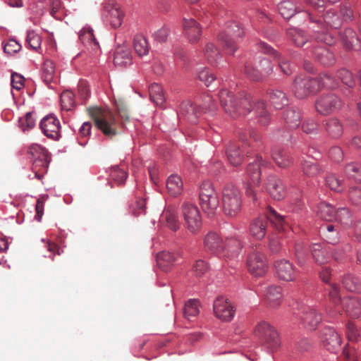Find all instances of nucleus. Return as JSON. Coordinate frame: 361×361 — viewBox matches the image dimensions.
<instances>
[{"label":"nucleus","instance_id":"obj_14","mask_svg":"<svg viewBox=\"0 0 361 361\" xmlns=\"http://www.w3.org/2000/svg\"><path fill=\"white\" fill-rule=\"evenodd\" d=\"M343 105L341 99L334 93L321 95L315 102L317 111L324 116L338 111Z\"/></svg>","mask_w":361,"mask_h":361},{"label":"nucleus","instance_id":"obj_27","mask_svg":"<svg viewBox=\"0 0 361 361\" xmlns=\"http://www.w3.org/2000/svg\"><path fill=\"white\" fill-rule=\"evenodd\" d=\"M329 299L334 307L333 308L332 307L329 306L326 308V313L330 317L334 318L340 314L341 310L339 305L342 300H341L340 298L339 287L338 285L336 283L329 284Z\"/></svg>","mask_w":361,"mask_h":361},{"label":"nucleus","instance_id":"obj_38","mask_svg":"<svg viewBox=\"0 0 361 361\" xmlns=\"http://www.w3.org/2000/svg\"><path fill=\"white\" fill-rule=\"evenodd\" d=\"M325 128L329 135L334 138L341 136L343 130V125L336 118H331L326 120Z\"/></svg>","mask_w":361,"mask_h":361},{"label":"nucleus","instance_id":"obj_57","mask_svg":"<svg viewBox=\"0 0 361 361\" xmlns=\"http://www.w3.org/2000/svg\"><path fill=\"white\" fill-rule=\"evenodd\" d=\"M322 229L329 243L334 244L338 241V233L334 231V226L333 225L328 224Z\"/></svg>","mask_w":361,"mask_h":361},{"label":"nucleus","instance_id":"obj_11","mask_svg":"<svg viewBox=\"0 0 361 361\" xmlns=\"http://www.w3.org/2000/svg\"><path fill=\"white\" fill-rule=\"evenodd\" d=\"M29 153L33 160L32 171L37 178L41 179L43 174L47 171L49 164L48 153L45 148L35 144L29 148Z\"/></svg>","mask_w":361,"mask_h":361},{"label":"nucleus","instance_id":"obj_59","mask_svg":"<svg viewBox=\"0 0 361 361\" xmlns=\"http://www.w3.org/2000/svg\"><path fill=\"white\" fill-rule=\"evenodd\" d=\"M130 211L134 216H139L145 212V200L137 198L130 206Z\"/></svg>","mask_w":361,"mask_h":361},{"label":"nucleus","instance_id":"obj_35","mask_svg":"<svg viewBox=\"0 0 361 361\" xmlns=\"http://www.w3.org/2000/svg\"><path fill=\"white\" fill-rule=\"evenodd\" d=\"M79 38L82 43L89 47L91 49L95 51L97 50L99 47V42L97 41L96 38L94 36L92 29L83 28L79 35Z\"/></svg>","mask_w":361,"mask_h":361},{"label":"nucleus","instance_id":"obj_10","mask_svg":"<svg viewBox=\"0 0 361 361\" xmlns=\"http://www.w3.org/2000/svg\"><path fill=\"white\" fill-rule=\"evenodd\" d=\"M181 215L185 227L192 233H197L202 227V215L199 208L191 203L185 202L181 206Z\"/></svg>","mask_w":361,"mask_h":361},{"label":"nucleus","instance_id":"obj_31","mask_svg":"<svg viewBox=\"0 0 361 361\" xmlns=\"http://www.w3.org/2000/svg\"><path fill=\"white\" fill-rule=\"evenodd\" d=\"M178 255L169 251L159 252L157 256L158 266L164 271H167L174 264Z\"/></svg>","mask_w":361,"mask_h":361},{"label":"nucleus","instance_id":"obj_26","mask_svg":"<svg viewBox=\"0 0 361 361\" xmlns=\"http://www.w3.org/2000/svg\"><path fill=\"white\" fill-rule=\"evenodd\" d=\"M131 51L126 43L118 44L114 54V63L117 66H126L131 63Z\"/></svg>","mask_w":361,"mask_h":361},{"label":"nucleus","instance_id":"obj_25","mask_svg":"<svg viewBox=\"0 0 361 361\" xmlns=\"http://www.w3.org/2000/svg\"><path fill=\"white\" fill-rule=\"evenodd\" d=\"M342 310L348 317L358 318L361 315V299L356 296H348L342 300Z\"/></svg>","mask_w":361,"mask_h":361},{"label":"nucleus","instance_id":"obj_3","mask_svg":"<svg viewBox=\"0 0 361 361\" xmlns=\"http://www.w3.org/2000/svg\"><path fill=\"white\" fill-rule=\"evenodd\" d=\"M88 112L94 121L95 126L105 136L112 137L118 133L119 124L111 110L91 107L88 109Z\"/></svg>","mask_w":361,"mask_h":361},{"label":"nucleus","instance_id":"obj_8","mask_svg":"<svg viewBox=\"0 0 361 361\" xmlns=\"http://www.w3.org/2000/svg\"><path fill=\"white\" fill-rule=\"evenodd\" d=\"M244 36V31L236 22H228L225 26V30L221 33L219 40L226 51L232 54L237 49L238 39Z\"/></svg>","mask_w":361,"mask_h":361},{"label":"nucleus","instance_id":"obj_44","mask_svg":"<svg viewBox=\"0 0 361 361\" xmlns=\"http://www.w3.org/2000/svg\"><path fill=\"white\" fill-rule=\"evenodd\" d=\"M133 47L135 53L143 56L149 53V45L146 38L142 35H137L133 39Z\"/></svg>","mask_w":361,"mask_h":361},{"label":"nucleus","instance_id":"obj_43","mask_svg":"<svg viewBox=\"0 0 361 361\" xmlns=\"http://www.w3.org/2000/svg\"><path fill=\"white\" fill-rule=\"evenodd\" d=\"M341 37L347 49H357V47L359 48V39L356 33L352 29L348 28L345 30L343 33L341 35Z\"/></svg>","mask_w":361,"mask_h":361},{"label":"nucleus","instance_id":"obj_16","mask_svg":"<svg viewBox=\"0 0 361 361\" xmlns=\"http://www.w3.org/2000/svg\"><path fill=\"white\" fill-rule=\"evenodd\" d=\"M213 309L215 316L224 322L231 321L235 312L233 305L224 297H219L215 300Z\"/></svg>","mask_w":361,"mask_h":361},{"label":"nucleus","instance_id":"obj_9","mask_svg":"<svg viewBox=\"0 0 361 361\" xmlns=\"http://www.w3.org/2000/svg\"><path fill=\"white\" fill-rule=\"evenodd\" d=\"M270 164L268 161L262 159L261 156H257L253 163L249 164L247 168V174L248 180L246 187V194L252 197L253 200H256L255 191L254 187L259 186L261 179V166L267 167Z\"/></svg>","mask_w":361,"mask_h":361},{"label":"nucleus","instance_id":"obj_48","mask_svg":"<svg viewBox=\"0 0 361 361\" xmlns=\"http://www.w3.org/2000/svg\"><path fill=\"white\" fill-rule=\"evenodd\" d=\"M278 9L284 18L289 19L295 15L297 8L293 2L285 1L279 4Z\"/></svg>","mask_w":361,"mask_h":361},{"label":"nucleus","instance_id":"obj_18","mask_svg":"<svg viewBox=\"0 0 361 361\" xmlns=\"http://www.w3.org/2000/svg\"><path fill=\"white\" fill-rule=\"evenodd\" d=\"M272 72V65L267 59H262L257 68H253L250 63L245 66V74L253 80H259Z\"/></svg>","mask_w":361,"mask_h":361},{"label":"nucleus","instance_id":"obj_56","mask_svg":"<svg viewBox=\"0 0 361 361\" xmlns=\"http://www.w3.org/2000/svg\"><path fill=\"white\" fill-rule=\"evenodd\" d=\"M345 173L349 178L361 182V168L353 164H349L345 166Z\"/></svg>","mask_w":361,"mask_h":361},{"label":"nucleus","instance_id":"obj_28","mask_svg":"<svg viewBox=\"0 0 361 361\" xmlns=\"http://www.w3.org/2000/svg\"><path fill=\"white\" fill-rule=\"evenodd\" d=\"M183 32L190 42L195 43L200 39L202 28L200 24L194 19H184L183 23Z\"/></svg>","mask_w":361,"mask_h":361},{"label":"nucleus","instance_id":"obj_24","mask_svg":"<svg viewBox=\"0 0 361 361\" xmlns=\"http://www.w3.org/2000/svg\"><path fill=\"white\" fill-rule=\"evenodd\" d=\"M300 319L305 329L312 331L321 322L322 315L314 308L307 307L301 312Z\"/></svg>","mask_w":361,"mask_h":361},{"label":"nucleus","instance_id":"obj_50","mask_svg":"<svg viewBox=\"0 0 361 361\" xmlns=\"http://www.w3.org/2000/svg\"><path fill=\"white\" fill-rule=\"evenodd\" d=\"M200 302L197 300H190L185 303L184 307V315L188 319H191L192 317H196L199 314Z\"/></svg>","mask_w":361,"mask_h":361},{"label":"nucleus","instance_id":"obj_20","mask_svg":"<svg viewBox=\"0 0 361 361\" xmlns=\"http://www.w3.org/2000/svg\"><path fill=\"white\" fill-rule=\"evenodd\" d=\"M40 128L49 138L57 140L61 137L59 121L53 115L45 116L40 123Z\"/></svg>","mask_w":361,"mask_h":361},{"label":"nucleus","instance_id":"obj_58","mask_svg":"<svg viewBox=\"0 0 361 361\" xmlns=\"http://www.w3.org/2000/svg\"><path fill=\"white\" fill-rule=\"evenodd\" d=\"M19 126L23 130H29L34 128L35 126V120L34 119L32 113L28 112L25 116L19 119Z\"/></svg>","mask_w":361,"mask_h":361},{"label":"nucleus","instance_id":"obj_46","mask_svg":"<svg viewBox=\"0 0 361 361\" xmlns=\"http://www.w3.org/2000/svg\"><path fill=\"white\" fill-rule=\"evenodd\" d=\"M317 214L325 221H333L336 216V210L331 204L322 202L318 206Z\"/></svg>","mask_w":361,"mask_h":361},{"label":"nucleus","instance_id":"obj_49","mask_svg":"<svg viewBox=\"0 0 361 361\" xmlns=\"http://www.w3.org/2000/svg\"><path fill=\"white\" fill-rule=\"evenodd\" d=\"M345 288L350 291H360L361 290V283L360 280L353 275L348 274L342 280Z\"/></svg>","mask_w":361,"mask_h":361},{"label":"nucleus","instance_id":"obj_42","mask_svg":"<svg viewBox=\"0 0 361 361\" xmlns=\"http://www.w3.org/2000/svg\"><path fill=\"white\" fill-rule=\"evenodd\" d=\"M226 154L228 161L233 166H238L243 161L242 152L240 150L239 145L236 143L229 145Z\"/></svg>","mask_w":361,"mask_h":361},{"label":"nucleus","instance_id":"obj_40","mask_svg":"<svg viewBox=\"0 0 361 361\" xmlns=\"http://www.w3.org/2000/svg\"><path fill=\"white\" fill-rule=\"evenodd\" d=\"M241 249L240 242L235 238L227 240L224 243V255H221L223 257L232 258L237 256Z\"/></svg>","mask_w":361,"mask_h":361},{"label":"nucleus","instance_id":"obj_55","mask_svg":"<svg viewBox=\"0 0 361 361\" xmlns=\"http://www.w3.org/2000/svg\"><path fill=\"white\" fill-rule=\"evenodd\" d=\"M326 184L331 190L338 192L343 190L341 180H339L335 174H329L326 177Z\"/></svg>","mask_w":361,"mask_h":361},{"label":"nucleus","instance_id":"obj_30","mask_svg":"<svg viewBox=\"0 0 361 361\" xmlns=\"http://www.w3.org/2000/svg\"><path fill=\"white\" fill-rule=\"evenodd\" d=\"M310 252L314 262L319 264L327 263L330 259V247H323L322 245L314 243L310 247Z\"/></svg>","mask_w":361,"mask_h":361},{"label":"nucleus","instance_id":"obj_22","mask_svg":"<svg viewBox=\"0 0 361 361\" xmlns=\"http://www.w3.org/2000/svg\"><path fill=\"white\" fill-rule=\"evenodd\" d=\"M204 247L206 252L221 257L224 255V243L216 233L210 232L204 238Z\"/></svg>","mask_w":361,"mask_h":361},{"label":"nucleus","instance_id":"obj_4","mask_svg":"<svg viewBox=\"0 0 361 361\" xmlns=\"http://www.w3.org/2000/svg\"><path fill=\"white\" fill-rule=\"evenodd\" d=\"M308 18L311 22L315 23L319 26H322L323 28L322 31L316 30L317 32L315 37V40L317 42H323L326 44L332 45L335 43L336 40L331 35L328 34L325 31V26L322 25L324 22L326 26H329L332 28H338L342 23L341 18L337 15L335 11L333 9L327 10L325 13L315 17L314 13H308Z\"/></svg>","mask_w":361,"mask_h":361},{"label":"nucleus","instance_id":"obj_54","mask_svg":"<svg viewBox=\"0 0 361 361\" xmlns=\"http://www.w3.org/2000/svg\"><path fill=\"white\" fill-rule=\"evenodd\" d=\"M26 41L30 47L37 51L41 49L42 38L34 31H29L27 35Z\"/></svg>","mask_w":361,"mask_h":361},{"label":"nucleus","instance_id":"obj_63","mask_svg":"<svg viewBox=\"0 0 361 361\" xmlns=\"http://www.w3.org/2000/svg\"><path fill=\"white\" fill-rule=\"evenodd\" d=\"M319 86L322 85L323 87H326L327 88H335L337 86V82L336 80L332 78V76L328 73H324L320 75Z\"/></svg>","mask_w":361,"mask_h":361},{"label":"nucleus","instance_id":"obj_21","mask_svg":"<svg viewBox=\"0 0 361 361\" xmlns=\"http://www.w3.org/2000/svg\"><path fill=\"white\" fill-rule=\"evenodd\" d=\"M266 190L271 197L276 200H281L286 196V191L282 180L276 176L271 175L266 180Z\"/></svg>","mask_w":361,"mask_h":361},{"label":"nucleus","instance_id":"obj_13","mask_svg":"<svg viewBox=\"0 0 361 361\" xmlns=\"http://www.w3.org/2000/svg\"><path fill=\"white\" fill-rule=\"evenodd\" d=\"M247 266L250 273L255 276H262L268 270L267 259L257 248H252L249 253Z\"/></svg>","mask_w":361,"mask_h":361},{"label":"nucleus","instance_id":"obj_45","mask_svg":"<svg viewBox=\"0 0 361 361\" xmlns=\"http://www.w3.org/2000/svg\"><path fill=\"white\" fill-rule=\"evenodd\" d=\"M149 92L151 100L156 105L161 106L164 104L165 98L160 85L157 83L151 85L149 87Z\"/></svg>","mask_w":361,"mask_h":361},{"label":"nucleus","instance_id":"obj_61","mask_svg":"<svg viewBox=\"0 0 361 361\" xmlns=\"http://www.w3.org/2000/svg\"><path fill=\"white\" fill-rule=\"evenodd\" d=\"M21 44L14 39H10L4 44V52L8 54H14L21 49Z\"/></svg>","mask_w":361,"mask_h":361},{"label":"nucleus","instance_id":"obj_53","mask_svg":"<svg viewBox=\"0 0 361 361\" xmlns=\"http://www.w3.org/2000/svg\"><path fill=\"white\" fill-rule=\"evenodd\" d=\"M204 56L209 63L214 65L221 58V55L218 49L212 43H208L206 45L204 50Z\"/></svg>","mask_w":361,"mask_h":361},{"label":"nucleus","instance_id":"obj_33","mask_svg":"<svg viewBox=\"0 0 361 361\" xmlns=\"http://www.w3.org/2000/svg\"><path fill=\"white\" fill-rule=\"evenodd\" d=\"M272 159L281 168H286L292 164V159L283 149L276 147L272 149Z\"/></svg>","mask_w":361,"mask_h":361},{"label":"nucleus","instance_id":"obj_19","mask_svg":"<svg viewBox=\"0 0 361 361\" xmlns=\"http://www.w3.org/2000/svg\"><path fill=\"white\" fill-rule=\"evenodd\" d=\"M106 12V18L110 25L114 27H119L123 22L124 13L121 6L115 0H109L104 6Z\"/></svg>","mask_w":361,"mask_h":361},{"label":"nucleus","instance_id":"obj_52","mask_svg":"<svg viewBox=\"0 0 361 361\" xmlns=\"http://www.w3.org/2000/svg\"><path fill=\"white\" fill-rule=\"evenodd\" d=\"M302 168L304 174L309 177H314L320 172L318 164L312 160H305L302 164Z\"/></svg>","mask_w":361,"mask_h":361},{"label":"nucleus","instance_id":"obj_12","mask_svg":"<svg viewBox=\"0 0 361 361\" xmlns=\"http://www.w3.org/2000/svg\"><path fill=\"white\" fill-rule=\"evenodd\" d=\"M292 92L298 99H304L310 94L319 90V83L317 80L310 77H297L292 85Z\"/></svg>","mask_w":361,"mask_h":361},{"label":"nucleus","instance_id":"obj_15","mask_svg":"<svg viewBox=\"0 0 361 361\" xmlns=\"http://www.w3.org/2000/svg\"><path fill=\"white\" fill-rule=\"evenodd\" d=\"M322 345L331 353H336L341 350V339L339 334L331 327H325L320 334Z\"/></svg>","mask_w":361,"mask_h":361},{"label":"nucleus","instance_id":"obj_60","mask_svg":"<svg viewBox=\"0 0 361 361\" xmlns=\"http://www.w3.org/2000/svg\"><path fill=\"white\" fill-rule=\"evenodd\" d=\"M337 78L340 79L343 84L350 87H353L355 84L351 73L345 68L338 71Z\"/></svg>","mask_w":361,"mask_h":361},{"label":"nucleus","instance_id":"obj_37","mask_svg":"<svg viewBox=\"0 0 361 361\" xmlns=\"http://www.w3.org/2000/svg\"><path fill=\"white\" fill-rule=\"evenodd\" d=\"M161 220L166 221L168 227L176 231L179 228V222L177 219L176 212L172 207H168L163 212L161 215Z\"/></svg>","mask_w":361,"mask_h":361},{"label":"nucleus","instance_id":"obj_47","mask_svg":"<svg viewBox=\"0 0 361 361\" xmlns=\"http://www.w3.org/2000/svg\"><path fill=\"white\" fill-rule=\"evenodd\" d=\"M287 35L292 42L298 47L304 45L307 40L302 30L292 27L288 30Z\"/></svg>","mask_w":361,"mask_h":361},{"label":"nucleus","instance_id":"obj_2","mask_svg":"<svg viewBox=\"0 0 361 361\" xmlns=\"http://www.w3.org/2000/svg\"><path fill=\"white\" fill-rule=\"evenodd\" d=\"M270 222L277 230L284 229L286 221L284 217L272 209H269L266 216H259L253 219L250 224V234L257 240L262 239L267 231L268 222Z\"/></svg>","mask_w":361,"mask_h":361},{"label":"nucleus","instance_id":"obj_1","mask_svg":"<svg viewBox=\"0 0 361 361\" xmlns=\"http://www.w3.org/2000/svg\"><path fill=\"white\" fill-rule=\"evenodd\" d=\"M219 99L225 112L233 118L245 115L252 110L261 125L266 126L269 123L270 115L262 100L256 101L252 105L249 94L240 92L236 96L226 89L219 92Z\"/></svg>","mask_w":361,"mask_h":361},{"label":"nucleus","instance_id":"obj_36","mask_svg":"<svg viewBox=\"0 0 361 361\" xmlns=\"http://www.w3.org/2000/svg\"><path fill=\"white\" fill-rule=\"evenodd\" d=\"M166 188L171 196L180 195L183 190V181L180 177L177 175L169 176L166 181Z\"/></svg>","mask_w":361,"mask_h":361},{"label":"nucleus","instance_id":"obj_23","mask_svg":"<svg viewBox=\"0 0 361 361\" xmlns=\"http://www.w3.org/2000/svg\"><path fill=\"white\" fill-rule=\"evenodd\" d=\"M275 271L281 280L293 281L296 278V271L293 265L288 260L280 259L275 262Z\"/></svg>","mask_w":361,"mask_h":361},{"label":"nucleus","instance_id":"obj_5","mask_svg":"<svg viewBox=\"0 0 361 361\" xmlns=\"http://www.w3.org/2000/svg\"><path fill=\"white\" fill-rule=\"evenodd\" d=\"M222 206L224 214L228 216H235L240 212L242 195L231 183L226 184L222 190Z\"/></svg>","mask_w":361,"mask_h":361},{"label":"nucleus","instance_id":"obj_39","mask_svg":"<svg viewBox=\"0 0 361 361\" xmlns=\"http://www.w3.org/2000/svg\"><path fill=\"white\" fill-rule=\"evenodd\" d=\"M42 79L47 85L55 82L56 80L55 73V66L54 62L50 60H46L42 67Z\"/></svg>","mask_w":361,"mask_h":361},{"label":"nucleus","instance_id":"obj_29","mask_svg":"<svg viewBox=\"0 0 361 361\" xmlns=\"http://www.w3.org/2000/svg\"><path fill=\"white\" fill-rule=\"evenodd\" d=\"M264 297L267 305L275 308L280 305L282 299V292L280 286H270L264 290Z\"/></svg>","mask_w":361,"mask_h":361},{"label":"nucleus","instance_id":"obj_34","mask_svg":"<svg viewBox=\"0 0 361 361\" xmlns=\"http://www.w3.org/2000/svg\"><path fill=\"white\" fill-rule=\"evenodd\" d=\"M316 59L324 66L333 65L335 62L334 54L324 47H317L314 51Z\"/></svg>","mask_w":361,"mask_h":361},{"label":"nucleus","instance_id":"obj_17","mask_svg":"<svg viewBox=\"0 0 361 361\" xmlns=\"http://www.w3.org/2000/svg\"><path fill=\"white\" fill-rule=\"evenodd\" d=\"M207 109L209 111L215 109L214 104L209 96L205 97L204 107H195L190 101L183 102L180 105L181 114L188 116L191 121H194L201 111Z\"/></svg>","mask_w":361,"mask_h":361},{"label":"nucleus","instance_id":"obj_62","mask_svg":"<svg viewBox=\"0 0 361 361\" xmlns=\"http://www.w3.org/2000/svg\"><path fill=\"white\" fill-rule=\"evenodd\" d=\"M207 270V264L202 259L197 260L192 266V272L196 277H201Z\"/></svg>","mask_w":361,"mask_h":361},{"label":"nucleus","instance_id":"obj_51","mask_svg":"<svg viewBox=\"0 0 361 361\" xmlns=\"http://www.w3.org/2000/svg\"><path fill=\"white\" fill-rule=\"evenodd\" d=\"M61 104L63 110L69 111L75 105V95L69 90H65L61 94Z\"/></svg>","mask_w":361,"mask_h":361},{"label":"nucleus","instance_id":"obj_64","mask_svg":"<svg viewBox=\"0 0 361 361\" xmlns=\"http://www.w3.org/2000/svg\"><path fill=\"white\" fill-rule=\"evenodd\" d=\"M349 199L353 204L361 206V188H351L349 190Z\"/></svg>","mask_w":361,"mask_h":361},{"label":"nucleus","instance_id":"obj_32","mask_svg":"<svg viewBox=\"0 0 361 361\" xmlns=\"http://www.w3.org/2000/svg\"><path fill=\"white\" fill-rule=\"evenodd\" d=\"M285 123L290 130L297 128L300 124L301 113L295 109H288L283 114Z\"/></svg>","mask_w":361,"mask_h":361},{"label":"nucleus","instance_id":"obj_7","mask_svg":"<svg viewBox=\"0 0 361 361\" xmlns=\"http://www.w3.org/2000/svg\"><path fill=\"white\" fill-rule=\"evenodd\" d=\"M200 202L203 211L208 215H214L219 206L218 193L212 183L204 181L200 188Z\"/></svg>","mask_w":361,"mask_h":361},{"label":"nucleus","instance_id":"obj_41","mask_svg":"<svg viewBox=\"0 0 361 361\" xmlns=\"http://www.w3.org/2000/svg\"><path fill=\"white\" fill-rule=\"evenodd\" d=\"M269 94V99L276 109H281L288 104V99L283 91L272 90Z\"/></svg>","mask_w":361,"mask_h":361},{"label":"nucleus","instance_id":"obj_6","mask_svg":"<svg viewBox=\"0 0 361 361\" xmlns=\"http://www.w3.org/2000/svg\"><path fill=\"white\" fill-rule=\"evenodd\" d=\"M255 336L261 340L262 345L269 352H276L281 345V339L277 331L266 322H261L255 329Z\"/></svg>","mask_w":361,"mask_h":361}]
</instances>
